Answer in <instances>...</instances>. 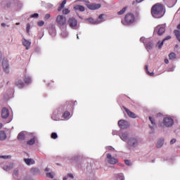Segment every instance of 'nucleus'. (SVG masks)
<instances>
[{
	"label": "nucleus",
	"mask_w": 180,
	"mask_h": 180,
	"mask_svg": "<svg viewBox=\"0 0 180 180\" xmlns=\"http://www.w3.org/2000/svg\"><path fill=\"white\" fill-rule=\"evenodd\" d=\"M18 140H20V141H23L25 140V133L20 132L17 136Z\"/></svg>",
	"instance_id": "a878e982"
},
{
	"label": "nucleus",
	"mask_w": 180,
	"mask_h": 180,
	"mask_svg": "<svg viewBox=\"0 0 180 180\" xmlns=\"http://www.w3.org/2000/svg\"><path fill=\"white\" fill-rule=\"evenodd\" d=\"M61 36L62 37H67V36H68V32H67V31H64L61 33Z\"/></svg>",
	"instance_id": "ea45409f"
},
{
	"label": "nucleus",
	"mask_w": 180,
	"mask_h": 180,
	"mask_svg": "<svg viewBox=\"0 0 180 180\" xmlns=\"http://www.w3.org/2000/svg\"><path fill=\"white\" fill-rule=\"evenodd\" d=\"M31 172H32V174H36V172H39V169L37 168H32Z\"/></svg>",
	"instance_id": "a19ab883"
},
{
	"label": "nucleus",
	"mask_w": 180,
	"mask_h": 180,
	"mask_svg": "<svg viewBox=\"0 0 180 180\" xmlns=\"http://www.w3.org/2000/svg\"><path fill=\"white\" fill-rule=\"evenodd\" d=\"M18 174H19V171L15 170L14 171V175H15V176H17Z\"/></svg>",
	"instance_id": "603ef678"
},
{
	"label": "nucleus",
	"mask_w": 180,
	"mask_h": 180,
	"mask_svg": "<svg viewBox=\"0 0 180 180\" xmlns=\"http://www.w3.org/2000/svg\"><path fill=\"white\" fill-rule=\"evenodd\" d=\"M145 70H146L147 74H148V75H150V77H153V76L154 75V72H150V71H148V65H146L145 66Z\"/></svg>",
	"instance_id": "2f4dec72"
},
{
	"label": "nucleus",
	"mask_w": 180,
	"mask_h": 180,
	"mask_svg": "<svg viewBox=\"0 0 180 180\" xmlns=\"http://www.w3.org/2000/svg\"><path fill=\"white\" fill-rule=\"evenodd\" d=\"M30 30V24L27 25V33H29Z\"/></svg>",
	"instance_id": "de8ad7c7"
},
{
	"label": "nucleus",
	"mask_w": 180,
	"mask_h": 180,
	"mask_svg": "<svg viewBox=\"0 0 180 180\" xmlns=\"http://www.w3.org/2000/svg\"><path fill=\"white\" fill-rule=\"evenodd\" d=\"M68 176H69V178H72V179H74V175H72V174H68Z\"/></svg>",
	"instance_id": "3c124183"
},
{
	"label": "nucleus",
	"mask_w": 180,
	"mask_h": 180,
	"mask_svg": "<svg viewBox=\"0 0 180 180\" xmlns=\"http://www.w3.org/2000/svg\"><path fill=\"white\" fill-rule=\"evenodd\" d=\"M11 155H1L0 156V158H4V160H8V158H11Z\"/></svg>",
	"instance_id": "79ce46f5"
},
{
	"label": "nucleus",
	"mask_w": 180,
	"mask_h": 180,
	"mask_svg": "<svg viewBox=\"0 0 180 180\" xmlns=\"http://www.w3.org/2000/svg\"><path fill=\"white\" fill-rule=\"evenodd\" d=\"M67 179H68V177H63V180H67Z\"/></svg>",
	"instance_id": "e2e57ef3"
},
{
	"label": "nucleus",
	"mask_w": 180,
	"mask_h": 180,
	"mask_svg": "<svg viewBox=\"0 0 180 180\" xmlns=\"http://www.w3.org/2000/svg\"><path fill=\"white\" fill-rule=\"evenodd\" d=\"M155 33H158V36H162L165 33V27L162 25H158L154 30Z\"/></svg>",
	"instance_id": "0eeeda50"
},
{
	"label": "nucleus",
	"mask_w": 180,
	"mask_h": 180,
	"mask_svg": "<svg viewBox=\"0 0 180 180\" xmlns=\"http://www.w3.org/2000/svg\"><path fill=\"white\" fill-rule=\"evenodd\" d=\"M70 10L68 8H65L63 10V15H68L70 13Z\"/></svg>",
	"instance_id": "e433bc0d"
},
{
	"label": "nucleus",
	"mask_w": 180,
	"mask_h": 180,
	"mask_svg": "<svg viewBox=\"0 0 180 180\" xmlns=\"http://www.w3.org/2000/svg\"><path fill=\"white\" fill-rule=\"evenodd\" d=\"M108 162H109L111 165H115L119 162V160L117 158L112 157L110 153L107 154Z\"/></svg>",
	"instance_id": "1a4fd4ad"
},
{
	"label": "nucleus",
	"mask_w": 180,
	"mask_h": 180,
	"mask_svg": "<svg viewBox=\"0 0 180 180\" xmlns=\"http://www.w3.org/2000/svg\"><path fill=\"white\" fill-rule=\"evenodd\" d=\"M127 11V7H124L121 11L117 12V15H123Z\"/></svg>",
	"instance_id": "473e14b6"
},
{
	"label": "nucleus",
	"mask_w": 180,
	"mask_h": 180,
	"mask_svg": "<svg viewBox=\"0 0 180 180\" xmlns=\"http://www.w3.org/2000/svg\"><path fill=\"white\" fill-rule=\"evenodd\" d=\"M1 117L2 119H8L9 117V110L6 108H4L1 110Z\"/></svg>",
	"instance_id": "9d476101"
},
{
	"label": "nucleus",
	"mask_w": 180,
	"mask_h": 180,
	"mask_svg": "<svg viewBox=\"0 0 180 180\" xmlns=\"http://www.w3.org/2000/svg\"><path fill=\"white\" fill-rule=\"evenodd\" d=\"M120 137L123 141H127V139H129V134H127V132L122 133L120 135Z\"/></svg>",
	"instance_id": "dca6fc26"
},
{
	"label": "nucleus",
	"mask_w": 180,
	"mask_h": 180,
	"mask_svg": "<svg viewBox=\"0 0 180 180\" xmlns=\"http://www.w3.org/2000/svg\"><path fill=\"white\" fill-rule=\"evenodd\" d=\"M22 45H24V46L25 47L26 50H29V49H30V46H32V42L25 38L22 39Z\"/></svg>",
	"instance_id": "f8f14e48"
},
{
	"label": "nucleus",
	"mask_w": 180,
	"mask_h": 180,
	"mask_svg": "<svg viewBox=\"0 0 180 180\" xmlns=\"http://www.w3.org/2000/svg\"><path fill=\"white\" fill-rule=\"evenodd\" d=\"M1 58H2V53L0 52V61Z\"/></svg>",
	"instance_id": "052dcab7"
},
{
	"label": "nucleus",
	"mask_w": 180,
	"mask_h": 180,
	"mask_svg": "<svg viewBox=\"0 0 180 180\" xmlns=\"http://www.w3.org/2000/svg\"><path fill=\"white\" fill-rule=\"evenodd\" d=\"M169 60H175L176 58V54L174 52L171 53L169 54Z\"/></svg>",
	"instance_id": "c85d7f7f"
},
{
	"label": "nucleus",
	"mask_w": 180,
	"mask_h": 180,
	"mask_svg": "<svg viewBox=\"0 0 180 180\" xmlns=\"http://www.w3.org/2000/svg\"><path fill=\"white\" fill-rule=\"evenodd\" d=\"M165 64H168L169 63V60L168 59H165Z\"/></svg>",
	"instance_id": "6e6d98bb"
},
{
	"label": "nucleus",
	"mask_w": 180,
	"mask_h": 180,
	"mask_svg": "<svg viewBox=\"0 0 180 180\" xmlns=\"http://www.w3.org/2000/svg\"><path fill=\"white\" fill-rule=\"evenodd\" d=\"M174 36H176V37L178 41L180 42V31L178 30H175L174 31Z\"/></svg>",
	"instance_id": "bb28decb"
},
{
	"label": "nucleus",
	"mask_w": 180,
	"mask_h": 180,
	"mask_svg": "<svg viewBox=\"0 0 180 180\" xmlns=\"http://www.w3.org/2000/svg\"><path fill=\"white\" fill-rule=\"evenodd\" d=\"M150 129H153V127H151V126H150Z\"/></svg>",
	"instance_id": "0e129e2a"
},
{
	"label": "nucleus",
	"mask_w": 180,
	"mask_h": 180,
	"mask_svg": "<svg viewBox=\"0 0 180 180\" xmlns=\"http://www.w3.org/2000/svg\"><path fill=\"white\" fill-rule=\"evenodd\" d=\"M30 18H39V13H34L31 15Z\"/></svg>",
	"instance_id": "a18cd8bd"
},
{
	"label": "nucleus",
	"mask_w": 180,
	"mask_h": 180,
	"mask_svg": "<svg viewBox=\"0 0 180 180\" xmlns=\"http://www.w3.org/2000/svg\"><path fill=\"white\" fill-rule=\"evenodd\" d=\"M123 108L124 110H125L127 115L129 116V117H131V119H136V117H137V116H136V114L130 111V110H129L127 108L123 107Z\"/></svg>",
	"instance_id": "9b49d317"
},
{
	"label": "nucleus",
	"mask_w": 180,
	"mask_h": 180,
	"mask_svg": "<svg viewBox=\"0 0 180 180\" xmlns=\"http://www.w3.org/2000/svg\"><path fill=\"white\" fill-rule=\"evenodd\" d=\"M134 22H136V17L134 16V14L131 13H127L122 20V23L124 26H130V25H133Z\"/></svg>",
	"instance_id": "f03ea898"
},
{
	"label": "nucleus",
	"mask_w": 180,
	"mask_h": 180,
	"mask_svg": "<svg viewBox=\"0 0 180 180\" xmlns=\"http://www.w3.org/2000/svg\"><path fill=\"white\" fill-rule=\"evenodd\" d=\"M16 86L18 88H23L25 86V83L22 80H18V82H15Z\"/></svg>",
	"instance_id": "412c9836"
},
{
	"label": "nucleus",
	"mask_w": 180,
	"mask_h": 180,
	"mask_svg": "<svg viewBox=\"0 0 180 180\" xmlns=\"http://www.w3.org/2000/svg\"><path fill=\"white\" fill-rule=\"evenodd\" d=\"M164 146V139H160L158 141L157 143V148H161V147Z\"/></svg>",
	"instance_id": "cd10ccee"
},
{
	"label": "nucleus",
	"mask_w": 180,
	"mask_h": 180,
	"mask_svg": "<svg viewBox=\"0 0 180 180\" xmlns=\"http://www.w3.org/2000/svg\"><path fill=\"white\" fill-rule=\"evenodd\" d=\"M87 7L89 9L94 11L95 9H99V8H101V4H90L87 5Z\"/></svg>",
	"instance_id": "ddd939ff"
},
{
	"label": "nucleus",
	"mask_w": 180,
	"mask_h": 180,
	"mask_svg": "<svg viewBox=\"0 0 180 180\" xmlns=\"http://www.w3.org/2000/svg\"><path fill=\"white\" fill-rule=\"evenodd\" d=\"M141 141V140L137 138H131L128 141V145H129L131 147H137V146H139V143Z\"/></svg>",
	"instance_id": "39448f33"
},
{
	"label": "nucleus",
	"mask_w": 180,
	"mask_h": 180,
	"mask_svg": "<svg viewBox=\"0 0 180 180\" xmlns=\"http://www.w3.org/2000/svg\"><path fill=\"white\" fill-rule=\"evenodd\" d=\"M1 26L2 27H5V26H6V24H5L4 22L1 23Z\"/></svg>",
	"instance_id": "4d7b16f0"
},
{
	"label": "nucleus",
	"mask_w": 180,
	"mask_h": 180,
	"mask_svg": "<svg viewBox=\"0 0 180 180\" xmlns=\"http://www.w3.org/2000/svg\"><path fill=\"white\" fill-rule=\"evenodd\" d=\"M51 139H53V140H56V139H57L58 136L57 135V133L53 132L51 135Z\"/></svg>",
	"instance_id": "f704fd0d"
},
{
	"label": "nucleus",
	"mask_w": 180,
	"mask_h": 180,
	"mask_svg": "<svg viewBox=\"0 0 180 180\" xmlns=\"http://www.w3.org/2000/svg\"><path fill=\"white\" fill-rule=\"evenodd\" d=\"M24 82L25 84H32V78L27 75L24 77Z\"/></svg>",
	"instance_id": "4be33fe9"
},
{
	"label": "nucleus",
	"mask_w": 180,
	"mask_h": 180,
	"mask_svg": "<svg viewBox=\"0 0 180 180\" xmlns=\"http://www.w3.org/2000/svg\"><path fill=\"white\" fill-rule=\"evenodd\" d=\"M133 5H134V1H133Z\"/></svg>",
	"instance_id": "774afa93"
},
{
	"label": "nucleus",
	"mask_w": 180,
	"mask_h": 180,
	"mask_svg": "<svg viewBox=\"0 0 180 180\" xmlns=\"http://www.w3.org/2000/svg\"><path fill=\"white\" fill-rule=\"evenodd\" d=\"M4 126V124H2V123H0V129Z\"/></svg>",
	"instance_id": "680f3d73"
},
{
	"label": "nucleus",
	"mask_w": 180,
	"mask_h": 180,
	"mask_svg": "<svg viewBox=\"0 0 180 180\" xmlns=\"http://www.w3.org/2000/svg\"><path fill=\"white\" fill-rule=\"evenodd\" d=\"M176 143V139H173L170 141V144H175Z\"/></svg>",
	"instance_id": "49530a36"
},
{
	"label": "nucleus",
	"mask_w": 180,
	"mask_h": 180,
	"mask_svg": "<svg viewBox=\"0 0 180 180\" xmlns=\"http://www.w3.org/2000/svg\"><path fill=\"white\" fill-rule=\"evenodd\" d=\"M70 112L65 111V112L63 113V119H68V117H70Z\"/></svg>",
	"instance_id": "7c9ffc66"
},
{
	"label": "nucleus",
	"mask_w": 180,
	"mask_h": 180,
	"mask_svg": "<svg viewBox=\"0 0 180 180\" xmlns=\"http://www.w3.org/2000/svg\"><path fill=\"white\" fill-rule=\"evenodd\" d=\"M46 176L53 179V178H54V174L51 172L46 173Z\"/></svg>",
	"instance_id": "c9c22d12"
},
{
	"label": "nucleus",
	"mask_w": 180,
	"mask_h": 180,
	"mask_svg": "<svg viewBox=\"0 0 180 180\" xmlns=\"http://www.w3.org/2000/svg\"><path fill=\"white\" fill-rule=\"evenodd\" d=\"M77 39H79V37H78V35H77Z\"/></svg>",
	"instance_id": "338daca9"
},
{
	"label": "nucleus",
	"mask_w": 180,
	"mask_h": 180,
	"mask_svg": "<svg viewBox=\"0 0 180 180\" xmlns=\"http://www.w3.org/2000/svg\"><path fill=\"white\" fill-rule=\"evenodd\" d=\"M45 171H46V172H49V171H50V169L46 168V169H45Z\"/></svg>",
	"instance_id": "bf43d9fd"
},
{
	"label": "nucleus",
	"mask_w": 180,
	"mask_h": 180,
	"mask_svg": "<svg viewBox=\"0 0 180 180\" xmlns=\"http://www.w3.org/2000/svg\"><path fill=\"white\" fill-rule=\"evenodd\" d=\"M13 168V165H9L4 167V171H11Z\"/></svg>",
	"instance_id": "c756f323"
},
{
	"label": "nucleus",
	"mask_w": 180,
	"mask_h": 180,
	"mask_svg": "<svg viewBox=\"0 0 180 180\" xmlns=\"http://www.w3.org/2000/svg\"><path fill=\"white\" fill-rule=\"evenodd\" d=\"M74 8L76 11H79L80 12H84L85 11V7H84L83 6H79V5L75 6L74 7Z\"/></svg>",
	"instance_id": "b1692460"
},
{
	"label": "nucleus",
	"mask_w": 180,
	"mask_h": 180,
	"mask_svg": "<svg viewBox=\"0 0 180 180\" xmlns=\"http://www.w3.org/2000/svg\"><path fill=\"white\" fill-rule=\"evenodd\" d=\"M124 162L126 165H131V164L130 163V160H125Z\"/></svg>",
	"instance_id": "09e8293b"
},
{
	"label": "nucleus",
	"mask_w": 180,
	"mask_h": 180,
	"mask_svg": "<svg viewBox=\"0 0 180 180\" xmlns=\"http://www.w3.org/2000/svg\"><path fill=\"white\" fill-rule=\"evenodd\" d=\"M150 13L153 18L160 19V18H162L165 15V8L162 4L157 3L152 6Z\"/></svg>",
	"instance_id": "f257e3e1"
},
{
	"label": "nucleus",
	"mask_w": 180,
	"mask_h": 180,
	"mask_svg": "<svg viewBox=\"0 0 180 180\" xmlns=\"http://www.w3.org/2000/svg\"><path fill=\"white\" fill-rule=\"evenodd\" d=\"M106 150H113L112 146H107Z\"/></svg>",
	"instance_id": "864d4df0"
},
{
	"label": "nucleus",
	"mask_w": 180,
	"mask_h": 180,
	"mask_svg": "<svg viewBox=\"0 0 180 180\" xmlns=\"http://www.w3.org/2000/svg\"><path fill=\"white\" fill-rule=\"evenodd\" d=\"M158 49H162V46H164V41H159L158 42Z\"/></svg>",
	"instance_id": "4c0bfd02"
},
{
	"label": "nucleus",
	"mask_w": 180,
	"mask_h": 180,
	"mask_svg": "<svg viewBox=\"0 0 180 180\" xmlns=\"http://www.w3.org/2000/svg\"><path fill=\"white\" fill-rule=\"evenodd\" d=\"M98 19H103V14H101V15L98 16Z\"/></svg>",
	"instance_id": "5fc2aeb1"
},
{
	"label": "nucleus",
	"mask_w": 180,
	"mask_h": 180,
	"mask_svg": "<svg viewBox=\"0 0 180 180\" xmlns=\"http://www.w3.org/2000/svg\"><path fill=\"white\" fill-rule=\"evenodd\" d=\"M118 126L120 127V129H128V127H130V124H129V122L124 120H120L118 121Z\"/></svg>",
	"instance_id": "6e6552de"
},
{
	"label": "nucleus",
	"mask_w": 180,
	"mask_h": 180,
	"mask_svg": "<svg viewBox=\"0 0 180 180\" xmlns=\"http://www.w3.org/2000/svg\"><path fill=\"white\" fill-rule=\"evenodd\" d=\"M65 4H67V0H63L58 8V12H61L63 9H64V6H65Z\"/></svg>",
	"instance_id": "6ab92c4d"
},
{
	"label": "nucleus",
	"mask_w": 180,
	"mask_h": 180,
	"mask_svg": "<svg viewBox=\"0 0 180 180\" xmlns=\"http://www.w3.org/2000/svg\"><path fill=\"white\" fill-rule=\"evenodd\" d=\"M24 161L27 165H33L34 164V160L30 158H25Z\"/></svg>",
	"instance_id": "f3484780"
},
{
	"label": "nucleus",
	"mask_w": 180,
	"mask_h": 180,
	"mask_svg": "<svg viewBox=\"0 0 180 180\" xmlns=\"http://www.w3.org/2000/svg\"><path fill=\"white\" fill-rule=\"evenodd\" d=\"M37 25H38V26H39V27L44 26V21H42V20L39 21V22H37Z\"/></svg>",
	"instance_id": "c03bdc74"
},
{
	"label": "nucleus",
	"mask_w": 180,
	"mask_h": 180,
	"mask_svg": "<svg viewBox=\"0 0 180 180\" xmlns=\"http://www.w3.org/2000/svg\"><path fill=\"white\" fill-rule=\"evenodd\" d=\"M149 120L151 122L152 124H153V126H155V120H154V118L149 117Z\"/></svg>",
	"instance_id": "58836bf2"
},
{
	"label": "nucleus",
	"mask_w": 180,
	"mask_h": 180,
	"mask_svg": "<svg viewBox=\"0 0 180 180\" xmlns=\"http://www.w3.org/2000/svg\"><path fill=\"white\" fill-rule=\"evenodd\" d=\"M163 123L166 127H172L174 125V120L171 117H165L163 120Z\"/></svg>",
	"instance_id": "423d86ee"
},
{
	"label": "nucleus",
	"mask_w": 180,
	"mask_h": 180,
	"mask_svg": "<svg viewBox=\"0 0 180 180\" xmlns=\"http://www.w3.org/2000/svg\"><path fill=\"white\" fill-rule=\"evenodd\" d=\"M153 47H154V44L152 41L147 42V44H146V48L147 50H152Z\"/></svg>",
	"instance_id": "393cba45"
},
{
	"label": "nucleus",
	"mask_w": 180,
	"mask_h": 180,
	"mask_svg": "<svg viewBox=\"0 0 180 180\" xmlns=\"http://www.w3.org/2000/svg\"><path fill=\"white\" fill-rule=\"evenodd\" d=\"M169 8H172L176 4V0H165Z\"/></svg>",
	"instance_id": "2eb2a0df"
},
{
	"label": "nucleus",
	"mask_w": 180,
	"mask_h": 180,
	"mask_svg": "<svg viewBox=\"0 0 180 180\" xmlns=\"http://www.w3.org/2000/svg\"><path fill=\"white\" fill-rule=\"evenodd\" d=\"M6 140V134L4 131H0V141Z\"/></svg>",
	"instance_id": "5701e85b"
},
{
	"label": "nucleus",
	"mask_w": 180,
	"mask_h": 180,
	"mask_svg": "<svg viewBox=\"0 0 180 180\" xmlns=\"http://www.w3.org/2000/svg\"><path fill=\"white\" fill-rule=\"evenodd\" d=\"M89 22H94V19H92V18H89Z\"/></svg>",
	"instance_id": "13d9d810"
},
{
	"label": "nucleus",
	"mask_w": 180,
	"mask_h": 180,
	"mask_svg": "<svg viewBox=\"0 0 180 180\" xmlns=\"http://www.w3.org/2000/svg\"><path fill=\"white\" fill-rule=\"evenodd\" d=\"M115 180H124V176L122 173L115 174Z\"/></svg>",
	"instance_id": "aec40b11"
},
{
	"label": "nucleus",
	"mask_w": 180,
	"mask_h": 180,
	"mask_svg": "<svg viewBox=\"0 0 180 180\" xmlns=\"http://www.w3.org/2000/svg\"><path fill=\"white\" fill-rule=\"evenodd\" d=\"M77 103V101H69L66 102V106L68 108H70V109H72L74 108V105Z\"/></svg>",
	"instance_id": "a211bd4d"
},
{
	"label": "nucleus",
	"mask_w": 180,
	"mask_h": 180,
	"mask_svg": "<svg viewBox=\"0 0 180 180\" xmlns=\"http://www.w3.org/2000/svg\"><path fill=\"white\" fill-rule=\"evenodd\" d=\"M171 39V36H167L164 39L163 41H165V40H169Z\"/></svg>",
	"instance_id": "8fccbe9b"
},
{
	"label": "nucleus",
	"mask_w": 180,
	"mask_h": 180,
	"mask_svg": "<svg viewBox=\"0 0 180 180\" xmlns=\"http://www.w3.org/2000/svg\"><path fill=\"white\" fill-rule=\"evenodd\" d=\"M68 25L70 26V27H71V29H77L78 21L75 19V18L72 17L68 19Z\"/></svg>",
	"instance_id": "20e7f679"
},
{
	"label": "nucleus",
	"mask_w": 180,
	"mask_h": 180,
	"mask_svg": "<svg viewBox=\"0 0 180 180\" xmlns=\"http://www.w3.org/2000/svg\"><path fill=\"white\" fill-rule=\"evenodd\" d=\"M50 18H51V15L50 14H46V15H45L44 20H49V19H50Z\"/></svg>",
	"instance_id": "37998d69"
},
{
	"label": "nucleus",
	"mask_w": 180,
	"mask_h": 180,
	"mask_svg": "<svg viewBox=\"0 0 180 180\" xmlns=\"http://www.w3.org/2000/svg\"><path fill=\"white\" fill-rule=\"evenodd\" d=\"M16 25H20V23H16Z\"/></svg>",
	"instance_id": "69168bd1"
},
{
	"label": "nucleus",
	"mask_w": 180,
	"mask_h": 180,
	"mask_svg": "<svg viewBox=\"0 0 180 180\" xmlns=\"http://www.w3.org/2000/svg\"><path fill=\"white\" fill-rule=\"evenodd\" d=\"M56 22L59 26H65L67 25V18L63 15H58L56 17Z\"/></svg>",
	"instance_id": "7ed1b4c3"
},
{
	"label": "nucleus",
	"mask_w": 180,
	"mask_h": 180,
	"mask_svg": "<svg viewBox=\"0 0 180 180\" xmlns=\"http://www.w3.org/2000/svg\"><path fill=\"white\" fill-rule=\"evenodd\" d=\"M2 64L5 72H9V64H8V60H4Z\"/></svg>",
	"instance_id": "4468645a"
},
{
	"label": "nucleus",
	"mask_w": 180,
	"mask_h": 180,
	"mask_svg": "<svg viewBox=\"0 0 180 180\" xmlns=\"http://www.w3.org/2000/svg\"><path fill=\"white\" fill-rule=\"evenodd\" d=\"M35 141H36L34 140V138H33V139H30V141H27V144L29 146H33V144H34Z\"/></svg>",
	"instance_id": "72a5a7b5"
}]
</instances>
